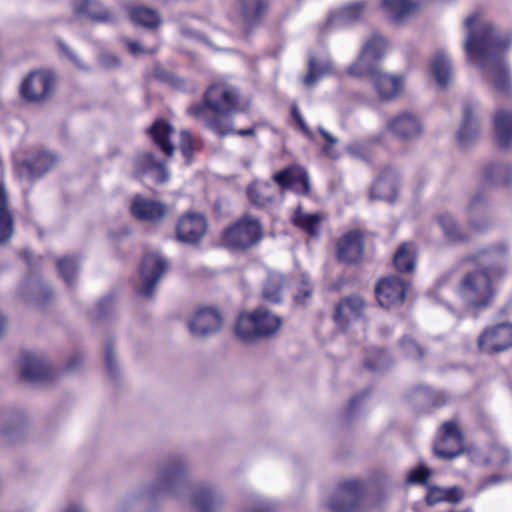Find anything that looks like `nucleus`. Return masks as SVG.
Wrapping results in <instances>:
<instances>
[{
    "label": "nucleus",
    "mask_w": 512,
    "mask_h": 512,
    "mask_svg": "<svg viewBox=\"0 0 512 512\" xmlns=\"http://www.w3.org/2000/svg\"><path fill=\"white\" fill-rule=\"evenodd\" d=\"M467 59L478 66L487 82L499 93H509L512 80L504 53L512 42L507 33L496 30L480 11H474L464 20Z\"/></svg>",
    "instance_id": "obj_1"
},
{
    "label": "nucleus",
    "mask_w": 512,
    "mask_h": 512,
    "mask_svg": "<svg viewBox=\"0 0 512 512\" xmlns=\"http://www.w3.org/2000/svg\"><path fill=\"white\" fill-rule=\"evenodd\" d=\"M482 269L467 273L460 282L458 294L467 306L475 309L490 305L494 290L492 281L504 276L509 260V247L505 242L479 250L473 257Z\"/></svg>",
    "instance_id": "obj_2"
},
{
    "label": "nucleus",
    "mask_w": 512,
    "mask_h": 512,
    "mask_svg": "<svg viewBox=\"0 0 512 512\" xmlns=\"http://www.w3.org/2000/svg\"><path fill=\"white\" fill-rule=\"evenodd\" d=\"M187 466L177 461L159 471L155 481L137 494L120 501L114 512H132L136 503L142 499H155L164 495L178 496L188 488Z\"/></svg>",
    "instance_id": "obj_3"
},
{
    "label": "nucleus",
    "mask_w": 512,
    "mask_h": 512,
    "mask_svg": "<svg viewBox=\"0 0 512 512\" xmlns=\"http://www.w3.org/2000/svg\"><path fill=\"white\" fill-rule=\"evenodd\" d=\"M282 326L281 318L265 307L251 312L240 313L236 319L234 331L239 340L252 343L261 338L276 334Z\"/></svg>",
    "instance_id": "obj_4"
},
{
    "label": "nucleus",
    "mask_w": 512,
    "mask_h": 512,
    "mask_svg": "<svg viewBox=\"0 0 512 512\" xmlns=\"http://www.w3.org/2000/svg\"><path fill=\"white\" fill-rule=\"evenodd\" d=\"M380 504L379 498L365 495V485L358 480L342 482L327 502L334 512H369Z\"/></svg>",
    "instance_id": "obj_5"
},
{
    "label": "nucleus",
    "mask_w": 512,
    "mask_h": 512,
    "mask_svg": "<svg viewBox=\"0 0 512 512\" xmlns=\"http://www.w3.org/2000/svg\"><path fill=\"white\" fill-rule=\"evenodd\" d=\"M262 239V227L258 219L245 215L223 233V243L230 249L245 250Z\"/></svg>",
    "instance_id": "obj_6"
},
{
    "label": "nucleus",
    "mask_w": 512,
    "mask_h": 512,
    "mask_svg": "<svg viewBox=\"0 0 512 512\" xmlns=\"http://www.w3.org/2000/svg\"><path fill=\"white\" fill-rule=\"evenodd\" d=\"M205 103L209 109L224 115L245 111L249 102L242 103L235 87L226 82L212 84L206 91Z\"/></svg>",
    "instance_id": "obj_7"
},
{
    "label": "nucleus",
    "mask_w": 512,
    "mask_h": 512,
    "mask_svg": "<svg viewBox=\"0 0 512 512\" xmlns=\"http://www.w3.org/2000/svg\"><path fill=\"white\" fill-rule=\"evenodd\" d=\"M55 88V75L49 70L31 72L22 82L21 96L33 103L45 101Z\"/></svg>",
    "instance_id": "obj_8"
},
{
    "label": "nucleus",
    "mask_w": 512,
    "mask_h": 512,
    "mask_svg": "<svg viewBox=\"0 0 512 512\" xmlns=\"http://www.w3.org/2000/svg\"><path fill=\"white\" fill-rule=\"evenodd\" d=\"M434 452L445 460L453 459L464 452V436L455 421L442 424L434 444Z\"/></svg>",
    "instance_id": "obj_9"
},
{
    "label": "nucleus",
    "mask_w": 512,
    "mask_h": 512,
    "mask_svg": "<svg viewBox=\"0 0 512 512\" xmlns=\"http://www.w3.org/2000/svg\"><path fill=\"white\" fill-rule=\"evenodd\" d=\"M166 269L167 263L158 252L145 254L140 267V282L137 286L138 294L143 297H150Z\"/></svg>",
    "instance_id": "obj_10"
},
{
    "label": "nucleus",
    "mask_w": 512,
    "mask_h": 512,
    "mask_svg": "<svg viewBox=\"0 0 512 512\" xmlns=\"http://www.w3.org/2000/svg\"><path fill=\"white\" fill-rule=\"evenodd\" d=\"M479 349L485 353H498L512 347V323L502 322L485 328L478 337Z\"/></svg>",
    "instance_id": "obj_11"
},
{
    "label": "nucleus",
    "mask_w": 512,
    "mask_h": 512,
    "mask_svg": "<svg viewBox=\"0 0 512 512\" xmlns=\"http://www.w3.org/2000/svg\"><path fill=\"white\" fill-rule=\"evenodd\" d=\"M385 130L403 141H411L422 134L423 123L418 114L402 111L386 121Z\"/></svg>",
    "instance_id": "obj_12"
},
{
    "label": "nucleus",
    "mask_w": 512,
    "mask_h": 512,
    "mask_svg": "<svg viewBox=\"0 0 512 512\" xmlns=\"http://www.w3.org/2000/svg\"><path fill=\"white\" fill-rule=\"evenodd\" d=\"M133 174L144 183L152 181L163 184L169 179L166 164L157 161L151 153L145 152L137 155L133 162Z\"/></svg>",
    "instance_id": "obj_13"
},
{
    "label": "nucleus",
    "mask_w": 512,
    "mask_h": 512,
    "mask_svg": "<svg viewBox=\"0 0 512 512\" xmlns=\"http://www.w3.org/2000/svg\"><path fill=\"white\" fill-rule=\"evenodd\" d=\"M130 212L140 221L158 223L169 214V208L160 201L136 195L130 202Z\"/></svg>",
    "instance_id": "obj_14"
},
{
    "label": "nucleus",
    "mask_w": 512,
    "mask_h": 512,
    "mask_svg": "<svg viewBox=\"0 0 512 512\" xmlns=\"http://www.w3.org/2000/svg\"><path fill=\"white\" fill-rule=\"evenodd\" d=\"M406 290V284L400 277L391 276L380 280L375 291L379 304L390 308L404 301Z\"/></svg>",
    "instance_id": "obj_15"
},
{
    "label": "nucleus",
    "mask_w": 512,
    "mask_h": 512,
    "mask_svg": "<svg viewBox=\"0 0 512 512\" xmlns=\"http://www.w3.org/2000/svg\"><path fill=\"white\" fill-rule=\"evenodd\" d=\"M365 309L362 297L352 295L343 298L335 307L334 320L341 329H346L352 322L358 320Z\"/></svg>",
    "instance_id": "obj_16"
},
{
    "label": "nucleus",
    "mask_w": 512,
    "mask_h": 512,
    "mask_svg": "<svg viewBox=\"0 0 512 512\" xmlns=\"http://www.w3.org/2000/svg\"><path fill=\"white\" fill-rule=\"evenodd\" d=\"M274 181L283 189H292L299 194L310 192V182L307 171L301 166H291L273 177Z\"/></svg>",
    "instance_id": "obj_17"
},
{
    "label": "nucleus",
    "mask_w": 512,
    "mask_h": 512,
    "mask_svg": "<svg viewBox=\"0 0 512 512\" xmlns=\"http://www.w3.org/2000/svg\"><path fill=\"white\" fill-rule=\"evenodd\" d=\"M374 90L381 101L394 100L402 93L405 86V78L402 75L389 74L380 71L371 80Z\"/></svg>",
    "instance_id": "obj_18"
},
{
    "label": "nucleus",
    "mask_w": 512,
    "mask_h": 512,
    "mask_svg": "<svg viewBox=\"0 0 512 512\" xmlns=\"http://www.w3.org/2000/svg\"><path fill=\"white\" fill-rule=\"evenodd\" d=\"M222 324V315L214 307H199L194 312V335L209 336L218 332Z\"/></svg>",
    "instance_id": "obj_19"
},
{
    "label": "nucleus",
    "mask_w": 512,
    "mask_h": 512,
    "mask_svg": "<svg viewBox=\"0 0 512 512\" xmlns=\"http://www.w3.org/2000/svg\"><path fill=\"white\" fill-rule=\"evenodd\" d=\"M51 366L41 355L26 353L21 364V376L23 379L35 382L50 378Z\"/></svg>",
    "instance_id": "obj_20"
},
{
    "label": "nucleus",
    "mask_w": 512,
    "mask_h": 512,
    "mask_svg": "<svg viewBox=\"0 0 512 512\" xmlns=\"http://www.w3.org/2000/svg\"><path fill=\"white\" fill-rule=\"evenodd\" d=\"M478 104L467 102L463 106V116L460 128L457 132V141L461 147H468L478 137L479 128L475 113Z\"/></svg>",
    "instance_id": "obj_21"
},
{
    "label": "nucleus",
    "mask_w": 512,
    "mask_h": 512,
    "mask_svg": "<svg viewBox=\"0 0 512 512\" xmlns=\"http://www.w3.org/2000/svg\"><path fill=\"white\" fill-rule=\"evenodd\" d=\"M363 253V238L358 231L345 234L338 242V258L342 262L353 263L361 259Z\"/></svg>",
    "instance_id": "obj_22"
},
{
    "label": "nucleus",
    "mask_w": 512,
    "mask_h": 512,
    "mask_svg": "<svg viewBox=\"0 0 512 512\" xmlns=\"http://www.w3.org/2000/svg\"><path fill=\"white\" fill-rule=\"evenodd\" d=\"M222 497L211 486L194 485V512H216L222 505Z\"/></svg>",
    "instance_id": "obj_23"
},
{
    "label": "nucleus",
    "mask_w": 512,
    "mask_h": 512,
    "mask_svg": "<svg viewBox=\"0 0 512 512\" xmlns=\"http://www.w3.org/2000/svg\"><path fill=\"white\" fill-rule=\"evenodd\" d=\"M71 7L77 16L96 22H111L113 16L98 0H72Z\"/></svg>",
    "instance_id": "obj_24"
},
{
    "label": "nucleus",
    "mask_w": 512,
    "mask_h": 512,
    "mask_svg": "<svg viewBox=\"0 0 512 512\" xmlns=\"http://www.w3.org/2000/svg\"><path fill=\"white\" fill-rule=\"evenodd\" d=\"M381 7L394 21L402 22L419 11L416 0H381Z\"/></svg>",
    "instance_id": "obj_25"
},
{
    "label": "nucleus",
    "mask_w": 512,
    "mask_h": 512,
    "mask_svg": "<svg viewBox=\"0 0 512 512\" xmlns=\"http://www.w3.org/2000/svg\"><path fill=\"white\" fill-rule=\"evenodd\" d=\"M496 141L502 148L512 145V109H499L493 117Z\"/></svg>",
    "instance_id": "obj_26"
},
{
    "label": "nucleus",
    "mask_w": 512,
    "mask_h": 512,
    "mask_svg": "<svg viewBox=\"0 0 512 512\" xmlns=\"http://www.w3.org/2000/svg\"><path fill=\"white\" fill-rule=\"evenodd\" d=\"M368 52L369 46H362L358 58L347 69L349 75L356 77L369 76L372 80L375 74L381 71L378 67V61L370 56Z\"/></svg>",
    "instance_id": "obj_27"
},
{
    "label": "nucleus",
    "mask_w": 512,
    "mask_h": 512,
    "mask_svg": "<svg viewBox=\"0 0 512 512\" xmlns=\"http://www.w3.org/2000/svg\"><path fill=\"white\" fill-rule=\"evenodd\" d=\"M397 176L391 171H385L373 184L371 196L375 199L392 202L396 198Z\"/></svg>",
    "instance_id": "obj_28"
},
{
    "label": "nucleus",
    "mask_w": 512,
    "mask_h": 512,
    "mask_svg": "<svg viewBox=\"0 0 512 512\" xmlns=\"http://www.w3.org/2000/svg\"><path fill=\"white\" fill-rule=\"evenodd\" d=\"M333 72V64L329 56H310L308 61V73L303 83L310 87L316 84L321 78Z\"/></svg>",
    "instance_id": "obj_29"
},
{
    "label": "nucleus",
    "mask_w": 512,
    "mask_h": 512,
    "mask_svg": "<svg viewBox=\"0 0 512 512\" xmlns=\"http://www.w3.org/2000/svg\"><path fill=\"white\" fill-rule=\"evenodd\" d=\"M128 13L134 25L149 30H155L162 24L159 13L151 8L144 6H130Z\"/></svg>",
    "instance_id": "obj_30"
},
{
    "label": "nucleus",
    "mask_w": 512,
    "mask_h": 512,
    "mask_svg": "<svg viewBox=\"0 0 512 512\" xmlns=\"http://www.w3.org/2000/svg\"><path fill=\"white\" fill-rule=\"evenodd\" d=\"M431 71L441 87L448 86L453 80V71L450 59L445 51H437L431 61Z\"/></svg>",
    "instance_id": "obj_31"
},
{
    "label": "nucleus",
    "mask_w": 512,
    "mask_h": 512,
    "mask_svg": "<svg viewBox=\"0 0 512 512\" xmlns=\"http://www.w3.org/2000/svg\"><path fill=\"white\" fill-rule=\"evenodd\" d=\"M55 163L56 157L52 153L42 151L25 161L19 170H27L30 177L35 178L49 171Z\"/></svg>",
    "instance_id": "obj_32"
},
{
    "label": "nucleus",
    "mask_w": 512,
    "mask_h": 512,
    "mask_svg": "<svg viewBox=\"0 0 512 512\" xmlns=\"http://www.w3.org/2000/svg\"><path fill=\"white\" fill-rule=\"evenodd\" d=\"M417 258V248L413 242L403 243L395 252L394 266L397 271L405 273L414 270Z\"/></svg>",
    "instance_id": "obj_33"
},
{
    "label": "nucleus",
    "mask_w": 512,
    "mask_h": 512,
    "mask_svg": "<svg viewBox=\"0 0 512 512\" xmlns=\"http://www.w3.org/2000/svg\"><path fill=\"white\" fill-rule=\"evenodd\" d=\"M14 233L13 218L8 209V196L0 184V245L7 243Z\"/></svg>",
    "instance_id": "obj_34"
},
{
    "label": "nucleus",
    "mask_w": 512,
    "mask_h": 512,
    "mask_svg": "<svg viewBox=\"0 0 512 512\" xmlns=\"http://www.w3.org/2000/svg\"><path fill=\"white\" fill-rule=\"evenodd\" d=\"M293 223L310 236H317L324 217L320 213H307L298 208L293 215Z\"/></svg>",
    "instance_id": "obj_35"
},
{
    "label": "nucleus",
    "mask_w": 512,
    "mask_h": 512,
    "mask_svg": "<svg viewBox=\"0 0 512 512\" xmlns=\"http://www.w3.org/2000/svg\"><path fill=\"white\" fill-rule=\"evenodd\" d=\"M173 133V128L164 120L156 121L150 129V134L155 144L167 155L172 156L174 147L169 139Z\"/></svg>",
    "instance_id": "obj_36"
},
{
    "label": "nucleus",
    "mask_w": 512,
    "mask_h": 512,
    "mask_svg": "<svg viewBox=\"0 0 512 512\" xmlns=\"http://www.w3.org/2000/svg\"><path fill=\"white\" fill-rule=\"evenodd\" d=\"M267 7L266 0H239L238 9L243 21L248 25L255 24Z\"/></svg>",
    "instance_id": "obj_37"
},
{
    "label": "nucleus",
    "mask_w": 512,
    "mask_h": 512,
    "mask_svg": "<svg viewBox=\"0 0 512 512\" xmlns=\"http://www.w3.org/2000/svg\"><path fill=\"white\" fill-rule=\"evenodd\" d=\"M463 498V491L458 487H430L426 494V502L435 505L440 502L457 503Z\"/></svg>",
    "instance_id": "obj_38"
},
{
    "label": "nucleus",
    "mask_w": 512,
    "mask_h": 512,
    "mask_svg": "<svg viewBox=\"0 0 512 512\" xmlns=\"http://www.w3.org/2000/svg\"><path fill=\"white\" fill-rule=\"evenodd\" d=\"M250 201L260 207H264L273 202L275 197L274 187L268 183L255 182L247 190Z\"/></svg>",
    "instance_id": "obj_39"
},
{
    "label": "nucleus",
    "mask_w": 512,
    "mask_h": 512,
    "mask_svg": "<svg viewBox=\"0 0 512 512\" xmlns=\"http://www.w3.org/2000/svg\"><path fill=\"white\" fill-rule=\"evenodd\" d=\"M485 181L491 185H509L512 183V166L495 163L485 170Z\"/></svg>",
    "instance_id": "obj_40"
},
{
    "label": "nucleus",
    "mask_w": 512,
    "mask_h": 512,
    "mask_svg": "<svg viewBox=\"0 0 512 512\" xmlns=\"http://www.w3.org/2000/svg\"><path fill=\"white\" fill-rule=\"evenodd\" d=\"M438 223L445 238L450 242H464L467 235L458 227L454 217L449 213H443L438 217Z\"/></svg>",
    "instance_id": "obj_41"
},
{
    "label": "nucleus",
    "mask_w": 512,
    "mask_h": 512,
    "mask_svg": "<svg viewBox=\"0 0 512 512\" xmlns=\"http://www.w3.org/2000/svg\"><path fill=\"white\" fill-rule=\"evenodd\" d=\"M468 452L470 454L471 459L478 464L491 463L494 465H501L506 463L510 458L509 451L499 444H495L491 447L489 455L487 457L479 458L477 456V450L475 448L469 449Z\"/></svg>",
    "instance_id": "obj_42"
},
{
    "label": "nucleus",
    "mask_w": 512,
    "mask_h": 512,
    "mask_svg": "<svg viewBox=\"0 0 512 512\" xmlns=\"http://www.w3.org/2000/svg\"><path fill=\"white\" fill-rule=\"evenodd\" d=\"M284 288L283 275L277 272L270 273L263 287V298L272 303H278L281 300Z\"/></svg>",
    "instance_id": "obj_43"
},
{
    "label": "nucleus",
    "mask_w": 512,
    "mask_h": 512,
    "mask_svg": "<svg viewBox=\"0 0 512 512\" xmlns=\"http://www.w3.org/2000/svg\"><path fill=\"white\" fill-rule=\"evenodd\" d=\"M19 295L25 300H29L30 297L36 301H41L40 293L46 292V286L38 279L27 277L21 281L19 285Z\"/></svg>",
    "instance_id": "obj_44"
},
{
    "label": "nucleus",
    "mask_w": 512,
    "mask_h": 512,
    "mask_svg": "<svg viewBox=\"0 0 512 512\" xmlns=\"http://www.w3.org/2000/svg\"><path fill=\"white\" fill-rule=\"evenodd\" d=\"M368 9V3L366 1H357L350 3L341 10H339L336 14L337 18L344 22L350 23L358 20Z\"/></svg>",
    "instance_id": "obj_45"
},
{
    "label": "nucleus",
    "mask_w": 512,
    "mask_h": 512,
    "mask_svg": "<svg viewBox=\"0 0 512 512\" xmlns=\"http://www.w3.org/2000/svg\"><path fill=\"white\" fill-rule=\"evenodd\" d=\"M176 240L182 244L192 243V212L187 211L177 221L175 227Z\"/></svg>",
    "instance_id": "obj_46"
},
{
    "label": "nucleus",
    "mask_w": 512,
    "mask_h": 512,
    "mask_svg": "<svg viewBox=\"0 0 512 512\" xmlns=\"http://www.w3.org/2000/svg\"><path fill=\"white\" fill-rule=\"evenodd\" d=\"M486 207V196L482 191L475 192L469 199L467 204V213L470 217V225L476 230H481L482 227L478 225L473 217L478 214H482Z\"/></svg>",
    "instance_id": "obj_47"
},
{
    "label": "nucleus",
    "mask_w": 512,
    "mask_h": 512,
    "mask_svg": "<svg viewBox=\"0 0 512 512\" xmlns=\"http://www.w3.org/2000/svg\"><path fill=\"white\" fill-rule=\"evenodd\" d=\"M57 267L64 281L72 285L80 267L78 259L74 256L63 257L58 261Z\"/></svg>",
    "instance_id": "obj_48"
},
{
    "label": "nucleus",
    "mask_w": 512,
    "mask_h": 512,
    "mask_svg": "<svg viewBox=\"0 0 512 512\" xmlns=\"http://www.w3.org/2000/svg\"><path fill=\"white\" fill-rule=\"evenodd\" d=\"M240 512H276L275 506L260 495L246 498Z\"/></svg>",
    "instance_id": "obj_49"
},
{
    "label": "nucleus",
    "mask_w": 512,
    "mask_h": 512,
    "mask_svg": "<svg viewBox=\"0 0 512 512\" xmlns=\"http://www.w3.org/2000/svg\"><path fill=\"white\" fill-rule=\"evenodd\" d=\"M363 46H369L370 56H372L376 61L381 60L388 50V43L384 37L378 34L372 35L368 38Z\"/></svg>",
    "instance_id": "obj_50"
},
{
    "label": "nucleus",
    "mask_w": 512,
    "mask_h": 512,
    "mask_svg": "<svg viewBox=\"0 0 512 512\" xmlns=\"http://www.w3.org/2000/svg\"><path fill=\"white\" fill-rule=\"evenodd\" d=\"M431 475L432 470L420 464L408 472L405 482L408 485H426Z\"/></svg>",
    "instance_id": "obj_51"
},
{
    "label": "nucleus",
    "mask_w": 512,
    "mask_h": 512,
    "mask_svg": "<svg viewBox=\"0 0 512 512\" xmlns=\"http://www.w3.org/2000/svg\"><path fill=\"white\" fill-rule=\"evenodd\" d=\"M370 144L367 141H354L346 146V152L358 159L365 160L370 155Z\"/></svg>",
    "instance_id": "obj_52"
},
{
    "label": "nucleus",
    "mask_w": 512,
    "mask_h": 512,
    "mask_svg": "<svg viewBox=\"0 0 512 512\" xmlns=\"http://www.w3.org/2000/svg\"><path fill=\"white\" fill-rule=\"evenodd\" d=\"M209 126L215 133L222 137L234 133L230 118H215L210 121Z\"/></svg>",
    "instance_id": "obj_53"
},
{
    "label": "nucleus",
    "mask_w": 512,
    "mask_h": 512,
    "mask_svg": "<svg viewBox=\"0 0 512 512\" xmlns=\"http://www.w3.org/2000/svg\"><path fill=\"white\" fill-rule=\"evenodd\" d=\"M400 345L408 357L413 359L422 358L423 350L413 339L409 337H403Z\"/></svg>",
    "instance_id": "obj_54"
},
{
    "label": "nucleus",
    "mask_w": 512,
    "mask_h": 512,
    "mask_svg": "<svg viewBox=\"0 0 512 512\" xmlns=\"http://www.w3.org/2000/svg\"><path fill=\"white\" fill-rule=\"evenodd\" d=\"M125 43H126L129 53L134 56L154 54L158 50L157 46L145 47V46H142L138 41L126 39Z\"/></svg>",
    "instance_id": "obj_55"
},
{
    "label": "nucleus",
    "mask_w": 512,
    "mask_h": 512,
    "mask_svg": "<svg viewBox=\"0 0 512 512\" xmlns=\"http://www.w3.org/2000/svg\"><path fill=\"white\" fill-rule=\"evenodd\" d=\"M208 222L203 214L194 213V244L207 232Z\"/></svg>",
    "instance_id": "obj_56"
},
{
    "label": "nucleus",
    "mask_w": 512,
    "mask_h": 512,
    "mask_svg": "<svg viewBox=\"0 0 512 512\" xmlns=\"http://www.w3.org/2000/svg\"><path fill=\"white\" fill-rule=\"evenodd\" d=\"M375 361H372L371 357H369L365 361V366L371 370H381L385 368L387 364V355L382 350H375L372 356Z\"/></svg>",
    "instance_id": "obj_57"
},
{
    "label": "nucleus",
    "mask_w": 512,
    "mask_h": 512,
    "mask_svg": "<svg viewBox=\"0 0 512 512\" xmlns=\"http://www.w3.org/2000/svg\"><path fill=\"white\" fill-rule=\"evenodd\" d=\"M181 144L180 148L187 162H190L192 157V137L189 132L182 131L181 132Z\"/></svg>",
    "instance_id": "obj_58"
},
{
    "label": "nucleus",
    "mask_w": 512,
    "mask_h": 512,
    "mask_svg": "<svg viewBox=\"0 0 512 512\" xmlns=\"http://www.w3.org/2000/svg\"><path fill=\"white\" fill-rule=\"evenodd\" d=\"M105 363L107 370L111 375H114L117 370V364L112 347L108 344L105 347Z\"/></svg>",
    "instance_id": "obj_59"
},
{
    "label": "nucleus",
    "mask_w": 512,
    "mask_h": 512,
    "mask_svg": "<svg viewBox=\"0 0 512 512\" xmlns=\"http://www.w3.org/2000/svg\"><path fill=\"white\" fill-rule=\"evenodd\" d=\"M99 61H100L101 65L107 69L115 68V67L119 66V64H120L118 57L115 56L114 54H110V53L102 54L100 56Z\"/></svg>",
    "instance_id": "obj_60"
},
{
    "label": "nucleus",
    "mask_w": 512,
    "mask_h": 512,
    "mask_svg": "<svg viewBox=\"0 0 512 512\" xmlns=\"http://www.w3.org/2000/svg\"><path fill=\"white\" fill-rule=\"evenodd\" d=\"M311 291L312 289L310 287L308 279L305 276H303L302 287L299 289V293L295 296V300L298 303L304 302V299L306 297H310Z\"/></svg>",
    "instance_id": "obj_61"
},
{
    "label": "nucleus",
    "mask_w": 512,
    "mask_h": 512,
    "mask_svg": "<svg viewBox=\"0 0 512 512\" xmlns=\"http://www.w3.org/2000/svg\"><path fill=\"white\" fill-rule=\"evenodd\" d=\"M59 46L61 50L69 57V59L75 64V66L81 70H87L88 67L82 63L78 57L69 50V48L63 43L59 42Z\"/></svg>",
    "instance_id": "obj_62"
},
{
    "label": "nucleus",
    "mask_w": 512,
    "mask_h": 512,
    "mask_svg": "<svg viewBox=\"0 0 512 512\" xmlns=\"http://www.w3.org/2000/svg\"><path fill=\"white\" fill-rule=\"evenodd\" d=\"M322 152L326 157L336 160L340 157L339 151L335 148V145L325 144L322 148Z\"/></svg>",
    "instance_id": "obj_63"
},
{
    "label": "nucleus",
    "mask_w": 512,
    "mask_h": 512,
    "mask_svg": "<svg viewBox=\"0 0 512 512\" xmlns=\"http://www.w3.org/2000/svg\"><path fill=\"white\" fill-rule=\"evenodd\" d=\"M60 512H88L85 506L79 502H73L64 507Z\"/></svg>",
    "instance_id": "obj_64"
}]
</instances>
